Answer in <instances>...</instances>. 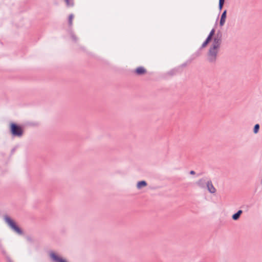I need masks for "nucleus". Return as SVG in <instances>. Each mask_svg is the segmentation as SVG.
Listing matches in <instances>:
<instances>
[{
	"instance_id": "nucleus-14",
	"label": "nucleus",
	"mask_w": 262,
	"mask_h": 262,
	"mask_svg": "<svg viewBox=\"0 0 262 262\" xmlns=\"http://www.w3.org/2000/svg\"><path fill=\"white\" fill-rule=\"evenodd\" d=\"M66 2L67 3V4L68 5H69L70 4H69V0H65Z\"/></svg>"
},
{
	"instance_id": "nucleus-8",
	"label": "nucleus",
	"mask_w": 262,
	"mask_h": 262,
	"mask_svg": "<svg viewBox=\"0 0 262 262\" xmlns=\"http://www.w3.org/2000/svg\"><path fill=\"white\" fill-rule=\"evenodd\" d=\"M226 18V10H225L224 12L222 13L221 20H220V25L223 26L225 23Z\"/></svg>"
},
{
	"instance_id": "nucleus-13",
	"label": "nucleus",
	"mask_w": 262,
	"mask_h": 262,
	"mask_svg": "<svg viewBox=\"0 0 262 262\" xmlns=\"http://www.w3.org/2000/svg\"><path fill=\"white\" fill-rule=\"evenodd\" d=\"M225 0H219V9L222 10L224 4Z\"/></svg>"
},
{
	"instance_id": "nucleus-9",
	"label": "nucleus",
	"mask_w": 262,
	"mask_h": 262,
	"mask_svg": "<svg viewBox=\"0 0 262 262\" xmlns=\"http://www.w3.org/2000/svg\"><path fill=\"white\" fill-rule=\"evenodd\" d=\"M146 185V182L145 181H142L138 182L137 187L138 189H141L142 187H145Z\"/></svg>"
},
{
	"instance_id": "nucleus-4",
	"label": "nucleus",
	"mask_w": 262,
	"mask_h": 262,
	"mask_svg": "<svg viewBox=\"0 0 262 262\" xmlns=\"http://www.w3.org/2000/svg\"><path fill=\"white\" fill-rule=\"evenodd\" d=\"M50 256L55 262H67L64 259L58 256L54 253H51Z\"/></svg>"
},
{
	"instance_id": "nucleus-10",
	"label": "nucleus",
	"mask_w": 262,
	"mask_h": 262,
	"mask_svg": "<svg viewBox=\"0 0 262 262\" xmlns=\"http://www.w3.org/2000/svg\"><path fill=\"white\" fill-rule=\"evenodd\" d=\"M242 213V211L241 210H238L237 213L234 214L232 215V219L234 220H237L239 217Z\"/></svg>"
},
{
	"instance_id": "nucleus-2",
	"label": "nucleus",
	"mask_w": 262,
	"mask_h": 262,
	"mask_svg": "<svg viewBox=\"0 0 262 262\" xmlns=\"http://www.w3.org/2000/svg\"><path fill=\"white\" fill-rule=\"evenodd\" d=\"M10 131L11 134L14 136L21 137L23 134V129L20 126L11 123L10 124Z\"/></svg>"
},
{
	"instance_id": "nucleus-3",
	"label": "nucleus",
	"mask_w": 262,
	"mask_h": 262,
	"mask_svg": "<svg viewBox=\"0 0 262 262\" xmlns=\"http://www.w3.org/2000/svg\"><path fill=\"white\" fill-rule=\"evenodd\" d=\"M5 221L8 225L17 233L22 234L21 229L16 225L15 223L9 217H5Z\"/></svg>"
},
{
	"instance_id": "nucleus-5",
	"label": "nucleus",
	"mask_w": 262,
	"mask_h": 262,
	"mask_svg": "<svg viewBox=\"0 0 262 262\" xmlns=\"http://www.w3.org/2000/svg\"><path fill=\"white\" fill-rule=\"evenodd\" d=\"M215 33L214 29H212L209 33V36L207 38L205 41L202 44V48H204L207 46L208 43L210 41L212 36L214 35Z\"/></svg>"
},
{
	"instance_id": "nucleus-1",
	"label": "nucleus",
	"mask_w": 262,
	"mask_h": 262,
	"mask_svg": "<svg viewBox=\"0 0 262 262\" xmlns=\"http://www.w3.org/2000/svg\"><path fill=\"white\" fill-rule=\"evenodd\" d=\"M221 39L218 37L214 38L208 53V59L210 61H214L221 45Z\"/></svg>"
},
{
	"instance_id": "nucleus-7",
	"label": "nucleus",
	"mask_w": 262,
	"mask_h": 262,
	"mask_svg": "<svg viewBox=\"0 0 262 262\" xmlns=\"http://www.w3.org/2000/svg\"><path fill=\"white\" fill-rule=\"evenodd\" d=\"M207 186L208 190L211 193H214L216 191L215 188L214 187L213 184L211 182H208L207 184Z\"/></svg>"
},
{
	"instance_id": "nucleus-11",
	"label": "nucleus",
	"mask_w": 262,
	"mask_h": 262,
	"mask_svg": "<svg viewBox=\"0 0 262 262\" xmlns=\"http://www.w3.org/2000/svg\"><path fill=\"white\" fill-rule=\"evenodd\" d=\"M259 128V124H257L254 126L253 132L254 134H257L258 132Z\"/></svg>"
},
{
	"instance_id": "nucleus-6",
	"label": "nucleus",
	"mask_w": 262,
	"mask_h": 262,
	"mask_svg": "<svg viewBox=\"0 0 262 262\" xmlns=\"http://www.w3.org/2000/svg\"><path fill=\"white\" fill-rule=\"evenodd\" d=\"M134 73L138 75H144L146 73V70L143 67H139L135 70Z\"/></svg>"
},
{
	"instance_id": "nucleus-12",
	"label": "nucleus",
	"mask_w": 262,
	"mask_h": 262,
	"mask_svg": "<svg viewBox=\"0 0 262 262\" xmlns=\"http://www.w3.org/2000/svg\"><path fill=\"white\" fill-rule=\"evenodd\" d=\"M73 18H74V15H73V14H71V15L69 16V25H70V26L72 25V21H73Z\"/></svg>"
},
{
	"instance_id": "nucleus-15",
	"label": "nucleus",
	"mask_w": 262,
	"mask_h": 262,
	"mask_svg": "<svg viewBox=\"0 0 262 262\" xmlns=\"http://www.w3.org/2000/svg\"><path fill=\"white\" fill-rule=\"evenodd\" d=\"M190 174H194V173H195V172H194V171H192H192H190Z\"/></svg>"
}]
</instances>
